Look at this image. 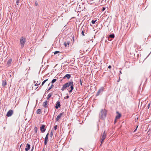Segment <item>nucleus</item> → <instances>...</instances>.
I'll return each instance as SVG.
<instances>
[{
	"label": "nucleus",
	"instance_id": "obj_1",
	"mask_svg": "<svg viewBox=\"0 0 151 151\" xmlns=\"http://www.w3.org/2000/svg\"><path fill=\"white\" fill-rule=\"evenodd\" d=\"M74 84L73 81H68L64 84L61 90L62 91H63L65 89L68 88L67 89L68 90V91L70 93H71L74 89Z\"/></svg>",
	"mask_w": 151,
	"mask_h": 151
},
{
	"label": "nucleus",
	"instance_id": "obj_2",
	"mask_svg": "<svg viewBox=\"0 0 151 151\" xmlns=\"http://www.w3.org/2000/svg\"><path fill=\"white\" fill-rule=\"evenodd\" d=\"M74 84L73 81H68L64 84L61 90L62 91H63L65 89L68 88L67 89L68 90V91L70 93H71L74 89Z\"/></svg>",
	"mask_w": 151,
	"mask_h": 151
},
{
	"label": "nucleus",
	"instance_id": "obj_3",
	"mask_svg": "<svg viewBox=\"0 0 151 151\" xmlns=\"http://www.w3.org/2000/svg\"><path fill=\"white\" fill-rule=\"evenodd\" d=\"M107 115V110L105 109H101L99 114L100 118L103 120H104Z\"/></svg>",
	"mask_w": 151,
	"mask_h": 151
},
{
	"label": "nucleus",
	"instance_id": "obj_4",
	"mask_svg": "<svg viewBox=\"0 0 151 151\" xmlns=\"http://www.w3.org/2000/svg\"><path fill=\"white\" fill-rule=\"evenodd\" d=\"M73 39V42L72 43V40L70 39H67L65 40L64 43V45L65 47L68 46H70L71 45H72L74 42V37H72V39Z\"/></svg>",
	"mask_w": 151,
	"mask_h": 151
},
{
	"label": "nucleus",
	"instance_id": "obj_5",
	"mask_svg": "<svg viewBox=\"0 0 151 151\" xmlns=\"http://www.w3.org/2000/svg\"><path fill=\"white\" fill-rule=\"evenodd\" d=\"M20 44L21 45V47H23L26 42L25 38L22 37H21L20 39Z\"/></svg>",
	"mask_w": 151,
	"mask_h": 151
},
{
	"label": "nucleus",
	"instance_id": "obj_6",
	"mask_svg": "<svg viewBox=\"0 0 151 151\" xmlns=\"http://www.w3.org/2000/svg\"><path fill=\"white\" fill-rule=\"evenodd\" d=\"M104 87H102L100 89H99L97 93L96 94V96H97L100 95H101L103 93V91H104Z\"/></svg>",
	"mask_w": 151,
	"mask_h": 151
},
{
	"label": "nucleus",
	"instance_id": "obj_7",
	"mask_svg": "<svg viewBox=\"0 0 151 151\" xmlns=\"http://www.w3.org/2000/svg\"><path fill=\"white\" fill-rule=\"evenodd\" d=\"M106 134L105 133V130L103 134L102 135V137L101 138V144L100 145V146H101L103 144V143L104 142V140L105 139L106 137Z\"/></svg>",
	"mask_w": 151,
	"mask_h": 151
},
{
	"label": "nucleus",
	"instance_id": "obj_8",
	"mask_svg": "<svg viewBox=\"0 0 151 151\" xmlns=\"http://www.w3.org/2000/svg\"><path fill=\"white\" fill-rule=\"evenodd\" d=\"M14 113V111L12 109H10L7 112L6 116L7 117H10L12 116Z\"/></svg>",
	"mask_w": 151,
	"mask_h": 151
},
{
	"label": "nucleus",
	"instance_id": "obj_9",
	"mask_svg": "<svg viewBox=\"0 0 151 151\" xmlns=\"http://www.w3.org/2000/svg\"><path fill=\"white\" fill-rule=\"evenodd\" d=\"M64 115V112H62L58 115L57 118L56 119V121H58L61 118V117Z\"/></svg>",
	"mask_w": 151,
	"mask_h": 151
},
{
	"label": "nucleus",
	"instance_id": "obj_10",
	"mask_svg": "<svg viewBox=\"0 0 151 151\" xmlns=\"http://www.w3.org/2000/svg\"><path fill=\"white\" fill-rule=\"evenodd\" d=\"M45 126L44 124H42L41 126L40 127V130L42 133H44L46 130V129L45 128Z\"/></svg>",
	"mask_w": 151,
	"mask_h": 151
},
{
	"label": "nucleus",
	"instance_id": "obj_11",
	"mask_svg": "<svg viewBox=\"0 0 151 151\" xmlns=\"http://www.w3.org/2000/svg\"><path fill=\"white\" fill-rule=\"evenodd\" d=\"M116 113L118 114L115 117V119L114 122H115L116 121V120L118 119H119L121 116V114L119 113L118 111H116Z\"/></svg>",
	"mask_w": 151,
	"mask_h": 151
},
{
	"label": "nucleus",
	"instance_id": "obj_12",
	"mask_svg": "<svg viewBox=\"0 0 151 151\" xmlns=\"http://www.w3.org/2000/svg\"><path fill=\"white\" fill-rule=\"evenodd\" d=\"M60 106V102L59 101H58L56 104L55 106V108L56 109H58Z\"/></svg>",
	"mask_w": 151,
	"mask_h": 151
},
{
	"label": "nucleus",
	"instance_id": "obj_13",
	"mask_svg": "<svg viewBox=\"0 0 151 151\" xmlns=\"http://www.w3.org/2000/svg\"><path fill=\"white\" fill-rule=\"evenodd\" d=\"M43 105L45 108H47L48 105V101H45L43 104Z\"/></svg>",
	"mask_w": 151,
	"mask_h": 151
},
{
	"label": "nucleus",
	"instance_id": "obj_14",
	"mask_svg": "<svg viewBox=\"0 0 151 151\" xmlns=\"http://www.w3.org/2000/svg\"><path fill=\"white\" fill-rule=\"evenodd\" d=\"M71 77V75L70 74H67L65 75L63 77V79L67 78L68 79H69Z\"/></svg>",
	"mask_w": 151,
	"mask_h": 151
},
{
	"label": "nucleus",
	"instance_id": "obj_15",
	"mask_svg": "<svg viewBox=\"0 0 151 151\" xmlns=\"http://www.w3.org/2000/svg\"><path fill=\"white\" fill-rule=\"evenodd\" d=\"M30 144H29V143H27L26 144V148L25 149V150L26 151H28L30 149Z\"/></svg>",
	"mask_w": 151,
	"mask_h": 151
},
{
	"label": "nucleus",
	"instance_id": "obj_16",
	"mask_svg": "<svg viewBox=\"0 0 151 151\" xmlns=\"http://www.w3.org/2000/svg\"><path fill=\"white\" fill-rule=\"evenodd\" d=\"M2 85L3 86H5L7 84L6 80V79H3L2 80Z\"/></svg>",
	"mask_w": 151,
	"mask_h": 151
},
{
	"label": "nucleus",
	"instance_id": "obj_17",
	"mask_svg": "<svg viewBox=\"0 0 151 151\" xmlns=\"http://www.w3.org/2000/svg\"><path fill=\"white\" fill-rule=\"evenodd\" d=\"M114 34L112 33L111 34H110L108 37V39H109V38H113L114 37Z\"/></svg>",
	"mask_w": 151,
	"mask_h": 151
},
{
	"label": "nucleus",
	"instance_id": "obj_18",
	"mask_svg": "<svg viewBox=\"0 0 151 151\" xmlns=\"http://www.w3.org/2000/svg\"><path fill=\"white\" fill-rule=\"evenodd\" d=\"M12 61V59H9L7 63V65H8L9 66H10V64Z\"/></svg>",
	"mask_w": 151,
	"mask_h": 151
},
{
	"label": "nucleus",
	"instance_id": "obj_19",
	"mask_svg": "<svg viewBox=\"0 0 151 151\" xmlns=\"http://www.w3.org/2000/svg\"><path fill=\"white\" fill-rule=\"evenodd\" d=\"M84 29V28H83V27L81 29V30H82V32H81V34H82V35L83 36H84L85 35L84 34L85 33V31Z\"/></svg>",
	"mask_w": 151,
	"mask_h": 151
},
{
	"label": "nucleus",
	"instance_id": "obj_20",
	"mask_svg": "<svg viewBox=\"0 0 151 151\" xmlns=\"http://www.w3.org/2000/svg\"><path fill=\"white\" fill-rule=\"evenodd\" d=\"M52 93H50L47 96V99L48 100L50 98L52 95Z\"/></svg>",
	"mask_w": 151,
	"mask_h": 151
},
{
	"label": "nucleus",
	"instance_id": "obj_21",
	"mask_svg": "<svg viewBox=\"0 0 151 151\" xmlns=\"http://www.w3.org/2000/svg\"><path fill=\"white\" fill-rule=\"evenodd\" d=\"M37 114H40L41 113V110L40 109H38L36 111Z\"/></svg>",
	"mask_w": 151,
	"mask_h": 151
},
{
	"label": "nucleus",
	"instance_id": "obj_22",
	"mask_svg": "<svg viewBox=\"0 0 151 151\" xmlns=\"http://www.w3.org/2000/svg\"><path fill=\"white\" fill-rule=\"evenodd\" d=\"M53 132H54V131L53 129H52L51 131V132H50V137L51 138H52V136H53Z\"/></svg>",
	"mask_w": 151,
	"mask_h": 151
},
{
	"label": "nucleus",
	"instance_id": "obj_23",
	"mask_svg": "<svg viewBox=\"0 0 151 151\" xmlns=\"http://www.w3.org/2000/svg\"><path fill=\"white\" fill-rule=\"evenodd\" d=\"M53 86V85L52 84L51 86L50 87H49L47 91V92H48L49 90H50L52 88Z\"/></svg>",
	"mask_w": 151,
	"mask_h": 151
},
{
	"label": "nucleus",
	"instance_id": "obj_24",
	"mask_svg": "<svg viewBox=\"0 0 151 151\" xmlns=\"http://www.w3.org/2000/svg\"><path fill=\"white\" fill-rule=\"evenodd\" d=\"M57 81V79H53L52 81H51V83H52V84H53L55 83V82L56 81Z\"/></svg>",
	"mask_w": 151,
	"mask_h": 151
},
{
	"label": "nucleus",
	"instance_id": "obj_25",
	"mask_svg": "<svg viewBox=\"0 0 151 151\" xmlns=\"http://www.w3.org/2000/svg\"><path fill=\"white\" fill-rule=\"evenodd\" d=\"M92 49L91 48H88L87 49V52H90L91 50Z\"/></svg>",
	"mask_w": 151,
	"mask_h": 151
},
{
	"label": "nucleus",
	"instance_id": "obj_26",
	"mask_svg": "<svg viewBox=\"0 0 151 151\" xmlns=\"http://www.w3.org/2000/svg\"><path fill=\"white\" fill-rule=\"evenodd\" d=\"M34 131L35 133H37V127H35L34 128Z\"/></svg>",
	"mask_w": 151,
	"mask_h": 151
},
{
	"label": "nucleus",
	"instance_id": "obj_27",
	"mask_svg": "<svg viewBox=\"0 0 151 151\" xmlns=\"http://www.w3.org/2000/svg\"><path fill=\"white\" fill-rule=\"evenodd\" d=\"M60 52L59 51H55L54 52V54L56 55L58 53H59Z\"/></svg>",
	"mask_w": 151,
	"mask_h": 151
},
{
	"label": "nucleus",
	"instance_id": "obj_28",
	"mask_svg": "<svg viewBox=\"0 0 151 151\" xmlns=\"http://www.w3.org/2000/svg\"><path fill=\"white\" fill-rule=\"evenodd\" d=\"M44 81L42 83V84L41 85V86H40V87H41L45 83Z\"/></svg>",
	"mask_w": 151,
	"mask_h": 151
},
{
	"label": "nucleus",
	"instance_id": "obj_29",
	"mask_svg": "<svg viewBox=\"0 0 151 151\" xmlns=\"http://www.w3.org/2000/svg\"><path fill=\"white\" fill-rule=\"evenodd\" d=\"M48 136H49V133H47V134H46V136L45 137V139H48Z\"/></svg>",
	"mask_w": 151,
	"mask_h": 151
},
{
	"label": "nucleus",
	"instance_id": "obj_30",
	"mask_svg": "<svg viewBox=\"0 0 151 151\" xmlns=\"http://www.w3.org/2000/svg\"><path fill=\"white\" fill-rule=\"evenodd\" d=\"M96 21V20H92L91 21V23H92V24H95V22Z\"/></svg>",
	"mask_w": 151,
	"mask_h": 151
},
{
	"label": "nucleus",
	"instance_id": "obj_31",
	"mask_svg": "<svg viewBox=\"0 0 151 151\" xmlns=\"http://www.w3.org/2000/svg\"><path fill=\"white\" fill-rule=\"evenodd\" d=\"M57 127H58V126L57 125H55L54 127V129H55V130H56L57 128Z\"/></svg>",
	"mask_w": 151,
	"mask_h": 151
},
{
	"label": "nucleus",
	"instance_id": "obj_32",
	"mask_svg": "<svg viewBox=\"0 0 151 151\" xmlns=\"http://www.w3.org/2000/svg\"><path fill=\"white\" fill-rule=\"evenodd\" d=\"M38 83V81H37V83H36V84H35V86H38V85H40V83Z\"/></svg>",
	"mask_w": 151,
	"mask_h": 151
},
{
	"label": "nucleus",
	"instance_id": "obj_33",
	"mask_svg": "<svg viewBox=\"0 0 151 151\" xmlns=\"http://www.w3.org/2000/svg\"><path fill=\"white\" fill-rule=\"evenodd\" d=\"M82 78H80V84H81V86L82 85V81H81Z\"/></svg>",
	"mask_w": 151,
	"mask_h": 151
},
{
	"label": "nucleus",
	"instance_id": "obj_34",
	"mask_svg": "<svg viewBox=\"0 0 151 151\" xmlns=\"http://www.w3.org/2000/svg\"><path fill=\"white\" fill-rule=\"evenodd\" d=\"M87 49H83V52H87Z\"/></svg>",
	"mask_w": 151,
	"mask_h": 151
},
{
	"label": "nucleus",
	"instance_id": "obj_35",
	"mask_svg": "<svg viewBox=\"0 0 151 151\" xmlns=\"http://www.w3.org/2000/svg\"><path fill=\"white\" fill-rule=\"evenodd\" d=\"M19 0H18L16 1V4L17 5H18L19 3Z\"/></svg>",
	"mask_w": 151,
	"mask_h": 151
},
{
	"label": "nucleus",
	"instance_id": "obj_36",
	"mask_svg": "<svg viewBox=\"0 0 151 151\" xmlns=\"http://www.w3.org/2000/svg\"><path fill=\"white\" fill-rule=\"evenodd\" d=\"M69 97V96L68 95H67L66 97H64V99H68Z\"/></svg>",
	"mask_w": 151,
	"mask_h": 151
},
{
	"label": "nucleus",
	"instance_id": "obj_37",
	"mask_svg": "<svg viewBox=\"0 0 151 151\" xmlns=\"http://www.w3.org/2000/svg\"><path fill=\"white\" fill-rule=\"evenodd\" d=\"M138 127V126H137V127H136V128H135V130H134V132H136L137 129V127Z\"/></svg>",
	"mask_w": 151,
	"mask_h": 151
},
{
	"label": "nucleus",
	"instance_id": "obj_38",
	"mask_svg": "<svg viewBox=\"0 0 151 151\" xmlns=\"http://www.w3.org/2000/svg\"><path fill=\"white\" fill-rule=\"evenodd\" d=\"M150 103L147 106V108H148V109H149V107H150Z\"/></svg>",
	"mask_w": 151,
	"mask_h": 151
},
{
	"label": "nucleus",
	"instance_id": "obj_39",
	"mask_svg": "<svg viewBox=\"0 0 151 151\" xmlns=\"http://www.w3.org/2000/svg\"><path fill=\"white\" fill-rule=\"evenodd\" d=\"M35 5L36 6H37L38 5V3L37 1H36L35 2Z\"/></svg>",
	"mask_w": 151,
	"mask_h": 151
},
{
	"label": "nucleus",
	"instance_id": "obj_40",
	"mask_svg": "<svg viewBox=\"0 0 151 151\" xmlns=\"http://www.w3.org/2000/svg\"><path fill=\"white\" fill-rule=\"evenodd\" d=\"M105 9V8L104 7L102 8V11H104Z\"/></svg>",
	"mask_w": 151,
	"mask_h": 151
},
{
	"label": "nucleus",
	"instance_id": "obj_41",
	"mask_svg": "<svg viewBox=\"0 0 151 151\" xmlns=\"http://www.w3.org/2000/svg\"><path fill=\"white\" fill-rule=\"evenodd\" d=\"M108 68L109 69H110L111 68V65H109V66Z\"/></svg>",
	"mask_w": 151,
	"mask_h": 151
},
{
	"label": "nucleus",
	"instance_id": "obj_42",
	"mask_svg": "<svg viewBox=\"0 0 151 151\" xmlns=\"http://www.w3.org/2000/svg\"><path fill=\"white\" fill-rule=\"evenodd\" d=\"M34 149V146H33L32 148V149L30 151H33Z\"/></svg>",
	"mask_w": 151,
	"mask_h": 151
},
{
	"label": "nucleus",
	"instance_id": "obj_43",
	"mask_svg": "<svg viewBox=\"0 0 151 151\" xmlns=\"http://www.w3.org/2000/svg\"><path fill=\"white\" fill-rule=\"evenodd\" d=\"M47 142L44 141V144H45V145H47Z\"/></svg>",
	"mask_w": 151,
	"mask_h": 151
},
{
	"label": "nucleus",
	"instance_id": "obj_44",
	"mask_svg": "<svg viewBox=\"0 0 151 151\" xmlns=\"http://www.w3.org/2000/svg\"><path fill=\"white\" fill-rule=\"evenodd\" d=\"M48 139H45V141L46 142H47Z\"/></svg>",
	"mask_w": 151,
	"mask_h": 151
},
{
	"label": "nucleus",
	"instance_id": "obj_45",
	"mask_svg": "<svg viewBox=\"0 0 151 151\" xmlns=\"http://www.w3.org/2000/svg\"><path fill=\"white\" fill-rule=\"evenodd\" d=\"M48 80V79L45 80L44 81L45 82H46Z\"/></svg>",
	"mask_w": 151,
	"mask_h": 151
},
{
	"label": "nucleus",
	"instance_id": "obj_46",
	"mask_svg": "<svg viewBox=\"0 0 151 151\" xmlns=\"http://www.w3.org/2000/svg\"><path fill=\"white\" fill-rule=\"evenodd\" d=\"M119 73H122V71L121 70L119 71Z\"/></svg>",
	"mask_w": 151,
	"mask_h": 151
},
{
	"label": "nucleus",
	"instance_id": "obj_47",
	"mask_svg": "<svg viewBox=\"0 0 151 151\" xmlns=\"http://www.w3.org/2000/svg\"><path fill=\"white\" fill-rule=\"evenodd\" d=\"M82 52L81 50H80V52L81 53Z\"/></svg>",
	"mask_w": 151,
	"mask_h": 151
},
{
	"label": "nucleus",
	"instance_id": "obj_48",
	"mask_svg": "<svg viewBox=\"0 0 151 151\" xmlns=\"http://www.w3.org/2000/svg\"><path fill=\"white\" fill-rule=\"evenodd\" d=\"M140 48H141V47L139 48V49H138H138H137V50H139V49Z\"/></svg>",
	"mask_w": 151,
	"mask_h": 151
},
{
	"label": "nucleus",
	"instance_id": "obj_49",
	"mask_svg": "<svg viewBox=\"0 0 151 151\" xmlns=\"http://www.w3.org/2000/svg\"><path fill=\"white\" fill-rule=\"evenodd\" d=\"M22 145V144H21V145L20 146H19V147H20H20H21V146Z\"/></svg>",
	"mask_w": 151,
	"mask_h": 151
},
{
	"label": "nucleus",
	"instance_id": "obj_50",
	"mask_svg": "<svg viewBox=\"0 0 151 151\" xmlns=\"http://www.w3.org/2000/svg\"><path fill=\"white\" fill-rule=\"evenodd\" d=\"M22 145V144H21V145L20 146H19V147H20H20H21V146Z\"/></svg>",
	"mask_w": 151,
	"mask_h": 151
},
{
	"label": "nucleus",
	"instance_id": "obj_51",
	"mask_svg": "<svg viewBox=\"0 0 151 151\" xmlns=\"http://www.w3.org/2000/svg\"><path fill=\"white\" fill-rule=\"evenodd\" d=\"M36 83V82L35 81H34V83Z\"/></svg>",
	"mask_w": 151,
	"mask_h": 151
},
{
	"label": "nucleus",
	"instance_id": "obj_52",
	"mask_svg": "<svg viewBox=\"0 0 151 151\" xmlns=\"http://www.w3.org/2000/svg\"><path fill=\"white\" fill-rule=\"evenodd\" d=\"M42 151H45V150H44V149H43V150H42Z\"/></svg>",
	"mask_w": 151,
	"mask_h": 151
},
{
	"label": "nucleus",
	"instance_id": "obj_53",
	"mask_svg": "<svg viewBox=\"0 0 151 151\" xmlns=\"http://www.w3.org/2000/svg\"><path fill=\"white\" fill-rule=\"evenodd\" d=\"M104 1V0H102L101 1V2H103Z\"/></svg>",
	"mask_w": 151,
	"mask_h": 151
},
{
	"label": "nucleus",
	"instance_id": "obj_54",
	"mask_svg": "<svg viewBox=\"0 0 151 151\" xmlns=\"http://www.w3.org/2000/svg\"><path fill=\"white\" fill-rule=\"evenodd\" d=\"M150 54H149V55H148V56L149 55H150Z\"/></svg>",
	"mask_w": 151,
	"mask_h": 151
},
{
	"label": "nucleus",
	"instance_id": "obj_55",
	"mask_svg": "<svg viewBox=\"0 0 151 151\" xmlns=\"http://www.w3.org/2000/svg\"><path fill=\"white\" fill-rule=\"evenodd\" d=\"M119 80L118 81H118V82H119Z\"/></svg>",
	"mask_w": 151,
	"mask_h": 151
},
{
	"label": "nucleus",
	"instance_id": "obj_56",
	"mask_svg": "<svg viewBox=\"0 0 151 151\" xmlns=\"http://www.w3.org/2000/svg\"><path fill=\"white\" fill-rule=\"evenodd\" d=\"M50 83L48 85H50Z\"/></svg>",
	"mask_w": 151,
	"mask_h": 151
},
{
	"label": "nucleus",
	"instance_id": "obj_57",
	"mask_svg": "<svg viewBox=\"0 0 151 151\" xmlns=\"http://www.w3.org/2000/svg\"><path fill=\"white\" fill-rule=\"evenodd\" d=\"M4 48H3V50H4Z\"/></svg>",
	"mask_w": 151,
	"mask_h": 151
},
{
	"label": "nucleus",
	"instance_id": "obj_58",
	"mask_svg": "<svg viewBox=\"0 0 151 151\" xmlns=\"http://www.w3.org/2000/svg\"><path fill=\"white\" fill-rule=\"evenodd\" d=\"M150 53H151V52H150Z\"/></svg>",
	"mask_w": 151,
	"mask_h": 151
},
{
	"label": "nucleus",
	"instance_id": "obj_59",
	"mask_svg": "<svg viewBox=\"0 0 151 151\" xmlns=\"http://www.w3.org/2000/svg\"><path fill=\"white\" fill-rule=\"evenodd\" d=\"M150 53H151V52H150Z\"/></svg>",
	"mask_w": 151,
	"mask_h": 151
},
{
	"label": "nucleus",
	"instance_id": "obj_60",
	"mask_svg": "<svg viewBox=\"0 0 151 151\" xmlns=\"http://www.w3.org/2000/svg\"><path fill=\"white\" fill-rule=\"evenodd\" d=\"M150 53H151V52H150Z\"/></svg>",
	"mask_w": 151,
	"mask_h": 151
},
{
	"label": "nucleus",
	"instance_id": "obj_61",
	"mask_svg": "<svg viewBox=\"0 0 151 151\" xmlns=\"http://www.w3.org/2000/svg\"><path fill=\"white\" fill-rule=\"evenodd\" d=\"M10 151H12L10 150Z\"/></svg>",
	"mask_w": 151,
	"mask_h": 151
}]
</instances>
